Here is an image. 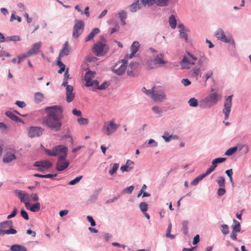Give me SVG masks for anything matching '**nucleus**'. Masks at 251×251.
I'll list each match as a JSON object with an SVG mask.
<instances>
[{
  "mask_svg": "<svg viewBox=\"0 0 251 251\" xmlns=\"http://www.w3.org/2000/svg\"><path fill=\"white\" fill-rule=\"evenodd\" d=\"M10 250L11 251H27V249L25 246L18 244L11 246Z\"/></svg>",
  "mask_w": 251,
  "mask_h": 251,
  "instance_id": "obj_26",
  "label": "nucleus"
},
{
  "mask_svg": "<svg viewBox=\"0 0 251 251\" xmlns=\"http://www.w3.org/2000/svg\"><path fill=\"white\" fill-rule=\"evenodd\" d=\"M221 227L222 228V232L224 234L226 235L229 233L228 226L227 225H222Z\"/></svg>",
  "mask_w": 251,
  "mask_h": 251,
  "instance_id": "obj_44",
  "label": "nucleus"
},
{
  "mask_svg": "<svg viewBox=\"0 0 251 251\" xmlns=\"http://www.w3.org/2000/svg\"><path fill=\"white\" fill-rule=\"evenodd\" d=\"M179 32L180 37L181 38L184 39L185 41H186L188 39V36L187 33L185 32H184V30H179Z\"/></svg>",
  "mask_w": 251,
  "mask_h": 251,
  "instance_id": "obj_46",
  "label": "nucleus"
},
{
  "mask_svg": "<svg viewBox=\"0 0 251 251\" xmlns=\"http://www.w3.org/2000/svg\"><path fill=\"white\" fill-rule=\"evenodd\" d=\"M215 168L213 166H211L210 167H209L205 172V173L204 174L205 176H207L209 175L210 174H211L214 170Z\"/></svg>",
  "mask_w": 251,
  "mask_h": 251,
  "instance_id": "obj_54",
  "label": "nucleus"
},
{
  "mask_svg": "<svg viewBox=\"0 0 251 251\" xmlns=\"http://www.w3.org/2000/svg\"><path fill=\"white\" fill-rule=\"evenodd\" d=\"M168 0H155V4L158 6H164L168 4Z\"/></svg>",
  "mask_w": 251,
  "mask_h": 251,
  "instance_id": "obj_39",
  "label": "nucleus"
},
{
  "mask_svg": "<svg viewBox=\"0 0 251 251\" xmlns=\"http://www.w3.org/2000/svg\"><path fill=\"white\" fill-rule=\"evenodd\" d=\"M221 98V95L216 93H213L207 96L205 99L200 100L199 101V106L201 108H209L215 105Z\"/></svg>",
  "mask_w": 251,
  "mask_h": 251,
  "instance_id": "obj_2",
  "label": "nucleus"
},
{
  "mask_svg": "<svg viewBox=\"0 0 251 251\" xmlns=\"http://www.w3.org/2000/svg\"><path fill=\"white\" fill-rule=\"evenodd\" d=\"M82 178V176H78L76 178H75L74 179L70 181L69 182V184L72 185H75V184L77 183L81 180V179Z\"/></svg>",
  "mask_w": 251,
  "mask_h": 251,
  "instance_id": "obj_42",
  "label": "nucleus"
},
{
  "mask_svg": "<svg viewBox=\"0 0 251 251\" xmlns=\"http://www.w3.org/2000/svg\"><path fill=\"white\" fill-rule=\"evenodd\" d=\"M18 197L21 200V201L22 202L25 201V198L27 199L28 194L25 192H23L22 191H20L18 193Z\"/></svg>",
  "mask_w": 251,
  "mask_h": 251,
  "instance_id": "obj_38",
  "label": "nucleus"
},
{
  "mask_svg": "<svg viewBox=\"0 0 251 251\" xmlns=\"http://www.w3.org/2000/svg\"><path fill=\"white\" fill-rule=\"evenodd\" d=\"M132 168V167H129L126 164L125 165L121 166V170L122 172H129Z\"/></svg>",
  "mask_w": 251,
  "mask_h": 251,
  "instance_id": "obj_48",
  "label": "nucleus"
},
{
  "mask_svg": "<svg viewBox=\"0 0 251 251\" xmlns=\"http://www.w3.org/2000/svg\"><path fill=\"white\" fill-rule=\"evenodd\" d=\"M142 6L146 7L155 4V0H140Z\"/></svg>",
  "mask_w": 251,
  "mask_h": 251,
  "instance_id": "obj_32",
  "label": "nucleus"
},
{
  "mask_svg": "<svg viewBox=\"0 0 251 251\" xmlns=\"http://www.w3.org/2000/svg\"><path fill=\"white\" fill-rule=\"evenodd\" d=\"M148 204L145 202H142L139 204V207L141 209V210L143 212L145 213L148 210Z\"/></svg>",
  "mask_w": 251,
  "mask_h": 251,
  "instance_id": "obj_40",
  "label": "nucleus"
},
{
  "mask_svg": "<svg viewBox=\"0 0 251 251\" xmlns=\"http://www.w3.org/2000/svg\"><path fill=\"white\" fill-rule=\"evenodd\" d=\"M70 165V162L66 157H58L56 164V169L59 172L67 169Z\"/></svg>",
  "mask_w": 251,
  "mask_h": 251,
  "instance_id": "obj_12",
  "label": "nucleus"
},
{
  "mask_svg": "<svg viewBox=\"0 0 251 251\" xmlns=\"http://www.w3.org/2000/svg\"><path fill=\"white\" fill-rule=\"evenodd\" d=\"M226 193V190L224 187H220L218 190V195L219 196L224 195Z\"/></svg>",
  "mask_w": 251,
  "mask_h": 251,
  "instance_id": "obj_55",
  "label": "nucleus"
},
{
  "mask_svg": "<svg viewBox=\"0 0 251 251\" xmlns=\"http://www.w3.org/2000/svg\"><path fill=\"white\" fill-rule=\"evenodd\" d=\"M197 58L191 53L188 52V56H184L180 62L182 68L189 69L194 65Z\"/></svg>",
  "mask_w": 251,
  "mask_h": 251,
  "instance_id": "obj_7",
  "label": "nucleus"
},
{
  "mask_svg": "<svg viewBox=\"0 0 251 251\" xmlns=\"http://www.w3.org/2000/svg\"><path fill=\"white\" fill-rule=\"evenodd\" d=\"M216 182L218 183L220 187H225V179L224 176H220L217 179Z\"/></svg>",
  "mask_w": 251,
  "mask_h": 251,
  "instance_id": "obj_36",
  "label": "nucleus"
},
{
  "mask_svg": "<svg viewBox=\"0 0 251 251\" xmlns=\"http://www.w3.org/2000/svg\"><path fill=\"white\" fill-rule=\"evenodd\" d=\"M119 166V165L118 164L114 163L111 169L109 170V173L111 175H113L118 169Z\"/></svg>",
  "mask_w": 251,
  "mask_h": 251,
  "instance_id": "obj_41",
  "label": "nucleus"
},
{
  "mask_svg": "<svg viewBox=\"0 0 251 251\" xmlns=\"http://www.w3.org/2000/svg\"><path fill=\"white\" fill-rule=\"evenodd\" d=\"M233 222L234 223V225L232 227V230L237 232H239L241 230L240 224L239 222L236 220H233Z\"/></svg>",
  "mask_w": 251,
  "mask_h": 251,
  "instance_id": "obj_35",
  "label": "nucleus"
},
{
  "mask_svg": "<svg viewBox=\"0 0 251 251\" xmlns=\"http://www.w3.org/2000/svg\"><path fill=\"white\" fill-rule=\"evenodd\" d=\"M100 32V29L98 28H95L93 29V30L91 32V33L86 37L85 42H88V41L92 39L95 36L99 33Z\"/></svg>",
  "mask_w": 251,
  "mask_h": 251,
  "instance_id": "obj_24",
  "label": "nucleus"
},
{
  "mask_svg": "<svg viewBox=\"0 0 251 251\" xmlns=\"http://www.w3.org/2000/svg\"><path fill=\"white\" fill-rule=\"evenodd\" d=\"M13 224L12 221H6L0 223V236L4 234H15L17 231L13 228Z\"/></svg>",
  "mask_w": 251,
  "mask_h": 251,
  "instance_id": "obj_4",
  "label": "nucleus"
},
{
  "mask_svg": "<svg viewBox=\"0 0 251 251\" xmlns=\"http://www.w3.org/2000/svg\"><path fill=\"white\" fill-rule=\"evenodd\" d=\"M16 159L17 157L14 154L7 152L3 156V162L5 163H8Z\"/></svg>",
  "mask_w": 251,
  "mask_h": 251,
  "instance_id": "obj_22",
  "label": "nucleus"
},
{
  "mask_svg": "<svg viewBox=\"0 0 251 251\" xmlns=\"http://www.w3.org/2000/svg\"><path fill=\"white\" fill-rule=\"evenodd\" d=\"M43 129L37 126L30 127L28 129V134L30 137L39 136L42 134Z\"/></svg>",
  "mask_w": 251,
  "mask_h": 251,
  "instance_id": "obj_14",
  "label": "nucleus"
},
{
  "mask_svg": "<svg viewBox=\"0 0 251 251\" xmlns=\"http://www.w3.org/2000/svg\"><path fill=\"white\" fill-rule=\"evenodd\" d=\"M140 48V44L138 41H134L131 46L130 51L131 53L127 54L126 58L127 59L132 58L135 54L138 51Z\"/></svg>",
  "mask_w": 251,
  "mask_h": 251,
  "instance_id": "obj_16",
  "label": "nucleus"
},
{
  "mask_svg": "<svg viewBox=\"0 0 251 251\" xmlns=\"http://www.w3.org/2000/svg\"><path fill=\"white\" fill-rule=\"evenodd\" d=\"M96 73L94 72L89 71L87 72L85 76L84 80L86 83L85 84L86 86H93L94 88H96L98 86L99 82L96 80H93V78L95 77Z\"/></svg>",
  "mask_w": 251,
  "mask_h": 251,
  "instance_id": "obj_11",
  "label": "nucleus"
},
{
  "mask_svg": "<svg viewBox=\"0 0 251 251\" xmlns=\"http://www.w3.org/2000/svg\"><path fill=\"white\" fill-rule=\"evenodd\" d=\"M215 35L217 38L223 42L230 44L235 45L234 41L231 35L226 36L225 32L221 28H219L215 32Z\"/></svg>",
  "mask_w": 251,
  "mask_h": 251,
  "instance_id": "obj_9",
  "label": "nucleus"
},
{
  "mask_svg": "<svg viewBox=\"0 0 251 251\" xmlns=\"http://www.w3.org/2000/svg\"><path fill=\"white\" fill-rule=\"evenodd\" d=\"M140 0L137 1L136 2L133 3L131 5V11L133 12H135L137 10L140 9L142 7V5L141 3H139Z\"/></svg>",
  "mask_w": 251,
  "mask_h": 251,
  "instance_id": "obj_28",
  "label": "nucleus"
},
{
  "mask_svg": "<svg viewBox=\"0 0 251 251\" xmlns=\"http://www.w3.org/2000/svg\"><path fill=\"white\" fill-rule=\"evenodd\" d=\"M44 95L40 92H36L34 95V100L36 103L41 102L44 99Z\"/></svg>",
  "mask_w": 251,
  "mask_h": 251,
  "instance_id": "obj_27",
  "label": "nucleus"
},
{
  "mask_svg": "<svg viewBox=\"0 0 251 251\" xmlns=\"http://www.w3.org/2000/svg\"><path fill=\"white\" fill-rule=\"evenodd\" d=\"M169 22L170 25L172 28L175 29L176 27V20L174 15H172L170 16L169 19Z\"/></svg>",
  "mask_w": 251,
  "mask_h": 251,
  "instance_id": "obj_29",
  "label": "nucleus"
},
{
  "mask_svg": "<svg viewBox=\"0 0 251 251\" xmlns=\"http://www.w3.org/2000/svg\"><path fill=\"white\" fill-rule=\"evenodd\" d=\"M43 124L52 130L57 131L60 129L61 122L55 111H50L43 119Z\"/></svg>",
  "mask_w": 251,
  "mask_h": 251,
  "instance_id": "obj_1",
  "label": "nucleus"
},
{
  "mask_svg": "<svg viewBox=\"0 0 251 251\" xmlns=\"http://www.w3.org/2000/svg\"><path fill=\"white\" fill-rule=\"evenodd\" d=\"M126 63H123L119 67L118 65H115L113 68V71L118 75H123L126 69Z\"/></svg>",
  "mask_w": 251,
  "mask_h": 251,
  "instance_id": "obj_21",
  "label": "nucleus"
},
{
  "mask_svg": "<svg viewBox=\"0 0 251 251\" xmlns=\"http://www.w3.org/2000/svg\"><path fill=\"white\" fill-rule=\"evenodd\" d=\"M21 216L23 218H24L25 220H28L29 219V217H28L27 213L24 209H22L21 211Z\"/></svg>",
  "mask_w": 251,
  "mask_h": 251,
  "instance_id": "obj_50",
  "label": "nucleus"
},
{
  "mask_svg": "<svg viewBox=\"0 0 251 251\" xmlns=\"http://www.w3.org/2000/svg\"><path fill=\"white\" fill-rule=\"evenodd\" d=\"M108 85L107 83L104 82L102 83L101 85H100V86L99 85L96 88H98V89L100 90H102L108 87Z\"/></svg>",
  "mask_w": 251,
  "mask_h": 251,
  "instance_id": "obj_62",
  "label": "nucleus"
},
{
  "mask_svg": "<svg viewBox=\"0 0 251 251\" xmlns=\"http://www.w3.org/2000/svg\"><path fill=\"white\" fill-rule=\"evenodd\" d=\"M213 75V72L211 70L208 71L205 74V80L206 81Z\"/></svg>",
  "mask_w": 251,
  "mask_h": 251,
  "instance_id": "obj_63",
  "label": "nucleus"
},
{
  "mask_svg": "<svg viewBox=\"0 0 251 251\" xmlns=\"http://www.w3.org/2000/svg\"><path fill=\"white\" fill-rule=\"evenodd\" d=\"M5 114L7 117L10 118L12 120L15 121L16 122H22V120L18 118L12 111H7L5 113Z\"/></svg>",
  "mask_w": 251,
  "mask_h": 251,
  "instance_id": "obj_25",
  "label": "nucleus"
},
{
  "mask_svg": "<svg viewBox=\"0 0 251 251\" xmlns=\"http://www.w3.org/2000/svg\"><path fill=\"white\" fill-rule=\"evenodd\" d=\"M74 88L72 85L67 86L66 88V100L68 102L73 100L75 94L73 92Z\"/></svg>",
  "mask_w": 251,
  "mask_h": 251,
  "instance_id": "obj_17",
  "label": "nucleus"
},
{
  "mask_svg": "<svg viewBox=\"0 0 251 251\" xmlns=\"http://www.w3.org/2000/svg\"><path fill=\"white\" fill-rule=\"evenodd\" d=\"M200 72V69L199 68H196L193 70V74L192 75L193 76H197L199 75Z\"/></svg>",
  "mask_w": 251,
  "mask_h": 251,
  "instance_id": "obj_61",
  "label": "nucleus"
},
{
  "mask_svg": "<svg viewBox=\"0 0 251 251\" xmlns=\"http://www.w3.org/2000/svg\"><path fill=\"white\" fill-rule=\"evenodd\" d=\"M226 160V158L224 157H220V158H217L215 159H214V161L217 164L220 163H222L224 162Z\"/></svg>",
  "mask_w": 251,
  "mask_h": 251,
  "instance_id": "obj_59",
  "label": "nucleus"
},
{
  "mask_svg": "<svg viewBox=\"0 0 251 251\" xmlns=\"http://www.w3.org/2000/svg\"><path fill=\"white\" fill-rule=\"evenodd\" d=\"M119 126L115 123L114 119H112L110 121L106 122L104 123L101 129V131L106 135H109L115 132Z\"/></svg>",
  "mask_w": 251,
  "mask_h": 251,
  "instance_id": "obj_6",
  "label": "nucleus"
},
{
  "mask_svg": "<svg viewBox=\"0 0 251 251\" xmlns=\"http://www.w3.org/2000/svg\"><path fill=\"white\" fill-rule=\"evenodd\" d=\"M232 96H229L226 99L225 102V109L226 110H229L231 107V99Z\"/></svg>",
  "mask_w": 251,
  "mask_h": 251,
  "instance_id": "obj_31",
  "label": "nucleus"
},
{
  "mask_svg": "<svg viewBox=\"0 0 251 251\" xmlns=\"http://www.w3.org/2000/svg\"><path fill=\"white\" fill-rule=\"evenodd\" d=\"M87 220L91 223V226H96V223L94 220L93 218H92V217L88 216L87 217Z\"/></svg>",
  "mask_w": 251,
  "mask_h": 251,
  "instance_id": "obj_56",
  "label": "nucleus"
},
{
  "mask_svg": "<svg viewBox=\"0 0 251 251\" xmlns=\"http://www.w3.org/2000/svg\"><path fill=\"white\" fill-rule=\"evenodd\" d=\"M153 63L154 64L162 65L166 63L163 59V54H158L152 60L148 62V67L149 69H154L157 67V66H151V64Z\"/></svg>",
  "mask_w": 251,
  "mask_h": 251,
  "instance_id": "obj_13",
  "label": "nucleus"
},
{
  "mask_svg": "<svg viewBox=\"0 0 251 251\" xmlns=\"http://www.w3.org/2000/svg\"><path fill=\"white\" fill-rule=\"evenodd\" d=\"M162 137L166 142H169L173 138L172 135H170L169 133L167 132H165L164 133Z\"/></svg>",
  "mask_w": 251,
  "mask_h": 251,
  "instance_id": "obj_43",
  "label": "nucleus"
},
{
  "mask_svg": "<svg viewBox=\"0 0 251 251\" xmlns=\"http://www.w3.org/2000/svg\"><path fill=\"white\" fill-rule=\"evenodd\" d=\"M41 45L42 43L38 42L32 46V48L28 51L30 56L39 53Z\"/></svg>",
  "mask_w": 251,
  "mask_h": 251,
  "instance_id": "obj_20",
  "label": "nucleus"
},
{
  "mask_svg": "<svg viewBox=\"0 0 251 251\" xmlns=\"http://www.w3.org/2000/svg\"><path fill=\"white\" fill-rule=\"evenodd\" d=\"M188 223L186 221H184L183 222L182 230L185 233H187L188 230Z\"/></svg>",
  "mask_w": 251,
  "mask_h": 251,
  "instance_id": "obj_58",
  "label": "nucleus"
},
{
  "mask_svg": "<svg viewBox=\"0 0 251 251\" xmlns=\"http://www.w3.org/2000/svg\"><path fill=\"white\" fill-rule=\"evenodd\" d=\"M45 152L50 156H58V157H67L68 149L63 145H59L54 147L51 150L46 149Z\"/></svg>",
  "mask_w": 251,
  "mask_h": 251,
  "instance_id": "obj_3",
  "label": "nucleus"
},
{
  "mask_svg": "<svg viewBox=\"0 0 251 251\" xmlns=\"http://www.w3.org/2000/svg\"><path fill=\"white\" fill-rule=\"evenodd\" d=\"M70 51L71 48L68 45V42L66 41L64 43L63 48L60 51L58 59H59L60 58L69 55Z\"/></svg>",
  "mask_w": 251,
  "mask_h": 251,
  "instance_id": "obj_19",
  "label": "nucleus"
},
{
  "mask_svg": "<svg viewBox=\"0 0 251 251\" xmlns=\"http://www.w3.org/2000/svg\"><path fill=\"white\" fill-rule=\"evenodd\" d=\"M119 17L121 19V20L122 22V24L123 25H126V19L127 17V14L126 12L124 10H121L120 12L118 13Z\"/></svg>",
  "mask_w": 251,
  "mask_h": 251,
  "instance_id": "obj_30",
  "label": "nucleus"
},
{
  "mask_svg": "<svg viewBox=\"0 0 251 251\" xmlns=\"http://www.w3.org/2000/svg\"><path fill=\"white\" fill-rule=\"evenodd\" d=\"M237 150V147H233L232 148H230L229 149H228L225 152V155H231L234 153H235Z\"/></svg>",
  "mask_w": 251,
  "mask_h": 251,
  "instance_id": "obj_37",
  "label": "nucleus"
},
{
  "mask_svg": "<svg viewBox=\"0 0 251 251\" xmlns=\"http://www.w3.org/2000/svg\"><path fill=\"white\" fill-rule=\"evenodd\" d=\"M15 104L21 108H23L26 106V104L24 101L17 100L16 101Z\"/></svg>",
  "mask_w": 251,
  "mask_h": 251,
  "instance_id": "obj_49",
  "label": "nucleus"
},
{
  "mask_svg": "<svg viewBox=\"0 0 251 251\" xmlns=\"http://www.w3.org/2000/svg\"><path fill=\"white\" fill-rule=\"evenodd\" d=\"M206 60V58L204 56H201L199 58L198 64L200 67H201L203 63Z\"/></svg>",
  "mask_w": 251,
  "mask_h": 251,
  "instance_id": "obj_53",
  "label": "nucleus"
},
{
  "mask_svg": "<svg viewBox=\"0 0 251 251\" xmlns=\"http://www.w3.org/2000/svg\"><path fill=\"white\" fill-rule=\"evenodd\" d=\"M34 166L39 167L38 170L41 171L43 170V169H47L50 168L52 166V164L49 160H45L35 162Z\"/></svg>",
  "mask_w": 251,
  "mask_h": 251,
  "instance_id": "obj_15",
  "label": "nucleus"
},
{
  "mask_svg": "<svg viewBox=\"0 0 251 251\" xmlns=\"http://www.w3.org/2000/svg\"><path fill=\"white\" fill-rule=\"evenodd\" d=\"M205 176L204 174L199 175L192 181L191 184L193 185H197L200 181Z\"/></svg>",
  "mask_w": 251,
  "mask_h": 251,
  "instance_id": "obj_33",
  "label": "nucleus"
},
{
  "mask_svg": "<svg viewBox=\"0 0 251 251\" xmlns=\"http://www.w3.org/2000/svg\"><path fill=\"white\" fill-rule=\"evenodd\" d=\"M62 108L60 106L54 105L52 106L46 107L45 110H62Z\"/></svg>",
  "mask_w": 251,
  "mask_h": 251,
  "instance_id": "obj_47",
  "label": "nucleus"
},
{
  "mask_svg": "<svg viewBox=\"0 0 251 251\" xmlns=\"http://www.w3.org/2000/svg\"><path fill=\"white\" fill-rule=\"evenodd\" d=\"M134 188V187L133 186H130L125 188L124 190V192L125 193L130 194L133 192Z\"/></svg>",
  "mask_w": 251,
  "mask_h": 251,
  "instance_id": "obj_51",
  "label": "nucleus"
},
{
  "mask_svg": "<svg viewBox=\"0 0 251 251\" xmlns=\"http://www.w3.org/2000/svg\"><path fill=\"white\" fill-rule=\"evenodd\" d=\"M199 241H200V236H199V235L198 234L194 237L193 241V245H196L198 243H199Z\"/></svg>",
  "mask_w": 251,
  "mask_h": 251,
  "instance_id": "obj_64",
  "label": "nucleus"
},
{
  "mask_svg": "<svg viewBox=\"0 0 251 251\" xmlns=\"http://www.w3.org/2000/svg\"><path fill=\"white\" fill-rule=\"evenodd\" d=\"M30 203L28 202L25 203V206L26 208L29 209L32 212H38L40 209V204L39 202H36L29 207Z\"/></svg>",
  "mask_w": 251,
  "mask_h": 251,
  "instance_id": "obj_23",
  "label": "nucleus"
},
{
  "mask_svg": "<svg viewBox=\"0 0 251 251\" xmlns=\"http://www.w3.org/2000/svg\"><path fill=\"white\" fill-rule=\"evenodd\" d=\"M151 98L155 101H162L166 99V96L165 93L161 90H158L155 86L151 88Z\"/></svg>",
  "mask_w": 251,
  "mask_h": 251,
  "instance_id": "obj_8",
  "label": "nucleus"
},
{
  "mask_svg": "<svg viewBox=\"0 0 251 251\" xmlns=\"http://www.w3.org/2000/svg\"><path fill=\"white\" fill-rule=\"evenodd\" d=\"M17 213V208L16 207H15L14 208L12 212L7 216V218L8 219H9L12 218H13L16 215Z\"/></svg>",
  "mask_w": 251,
  "mask_h": 251,
  "instance_id": "obj_52",
  "label": "nucleus"
},
{
  "mask_svg": "<svg viewBox=\"0 0 251 251\" xmlns=\"http://www.w3.org/2000/svg\"><path fill=\"white\" fill-rule=\"evenodd\" d=\"M109 50V47L105 43L98 42L93 48V52L98 56H104Z\"/></svg>",
  "mask_w": 251,
  "mask_h": 251,
  "instance_id": "obj_5",
  "label": "nucleus"
},
{
  "mask_svg": "<svg viewBox=\"0 0 251 251\" xmlns=\"http://www.w3.org/2000/svg\"><path fill=\"white\" fill-rule=\"evenodd\" d=\"M188 103L189 105L192 107H196L198 105H199V102H198V100L196 99L195 98H191L189 100Z\"/></svg>",
  "mask_w": 251,
  "mask_h": 251,
  "instance_id": "obj_34",
  "label": "nucleus"
},
{
  "mask_svg": "<svg viewBox=\"0 0 251 251\" xmlns=\"http://www.w3.org/2000/svg\"><path fill=\"white\" fill-rule=\"evenodd\" d=\"M139 66L138 63L136 62L130 63L127 71V74L128 76H134L135 75V72Z\"/></svg>",
  "mask_w": 251,
  "mask_h": 251,
  "instance_id": "obj_18",
  "label": "nucleus"
},
{
  "mask_svg": "<svg viewBox=\"0 0 251 251\" xmlns=\"http://www.w3.org/2000/svg\"><path fill=\"white\" fill-rule=\"evenodd\" d=\"M119 29V26L118 25H116L114 27L111 28L110 29V33L113 34L116 31H118Z\"/></svg>",
  "mask_w": 251,
  "mask_h": 251,
  "instance_id": "obj_60",
  "label": "nucleus"
},
{
  "mask_svg": "<svg viewBox=\"0 0 251 251\" xmlns=\"http://www.w3.org/2000/svg\"><path fill=\"white\" fill-rule=\"evenodd\" d=\"M84 28V23L82 21L75 20V24L73 27V37L74 38H77L83 32Z\"/></svg>",
  "mask_w": 251,
  "mask_h": 251,
  "instance_id": "obj_10",
  "label": "nucleus"
},
{
  "mask_svg": "<svg viewBox=\"0 0 251 251\" xmlns=\"http://www.w3.org/2000/svg\"><path fill=\"white\" fill-rule=\"evenodd\" d=\"M181 83L185 86H187L191 84V81L187 78L182 79Z\"/></svg>",
  "mask_w": 251,
  "mask_h": 251,
  "instance_id": "obj_57",
  "label": "nucleus"
},
{
  "mask_svg": "<svg viewBox=\"0 0 251 251\" xmlns=\"http://www.w3.org/2000/svg\"><path fill=\"white\" fill-rule=\"evenodd\" d=\"M78 123L80 125H86L88 123V120L86 118H79L77 119Z\"/></svg>",
  "mask_w": 251,
  "mask_h": 251,
  "instance_id": "obj_45",
  "label": "nucleus"
}]
</instances>
